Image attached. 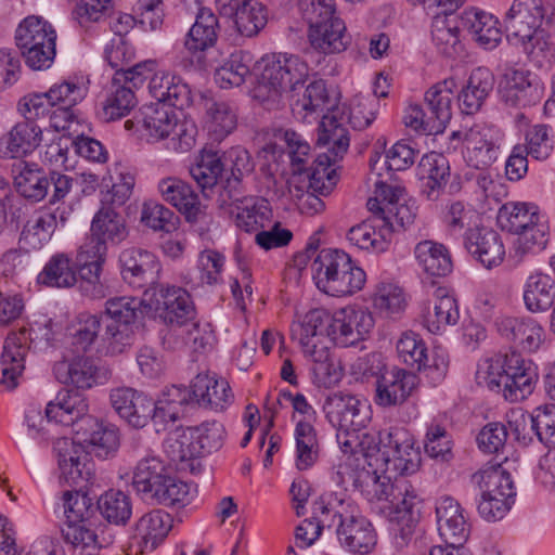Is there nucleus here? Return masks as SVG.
Wrapping results in <instances>:
<instances>
[{"label":"nucleus","instance_id":"60","mask_svg":"<svg viewBox=\"0 0 555 555\" xmlns=\"http://www.w3.org/2000/svg\"><path fill=\"white\" fill-rule=\"evenodd\" d=\"M135 95L132 87L121 81L112 79L111 92L103 106L104 115L107 119H116L125 116L135 105Z\"/></svg>","mask_w":555,"mask_h":555},{"label":"nucleus","instance_id":"2","mask_svg":"<svg viewBox=\"0 0 555 555\" xmlns=\"http://www.w3.org/2000/svg\"><path fill=\"white\" fill-rule=\"evenodd\" d=\"M86 93V88L65 81L53 86L48 92L24 96L18 103L24 120L0 138V157L20 158L35 151L42 141L39 121L55 115L57 111L68 119L69 108L82 101Z\"/></svg>","mask_w":555,"mask_h":555},{"label":"nucleus","instance_id":"11","mask_svg":"<svg viewBox=\"0 0 555 555\" xmlns=\"http://www.w3.org/2000/svg\"><path fill=\"white\" fill-rule=\"evenodd\" d=\"M158 191L163 199L176 207L201 235L209 232L214 224V215L208 206L198 199L197 193L189 183L169 177L159 181Z\"/></svg>","mask_w":555,"mask_h":555},{"label":"nucleus","instance_id":"9","mask_svg":"<svg viewBox=\"0 0 555 555\" xmlns=\"http://www.w3.org/2000/svg\"><path fill=\"white\" fill-rule=\"evenodd\" d=\"M15 42L25 63L33 69L49 68L56 54V33L40 16L24 18L15 30Z\"/></svg>","mask_w":555,"mask_h":555},{"label":"nucleus","instance_id":"18","mask_svg":"<svg viewBox=\"0 0 555 555\" xmlns=\"http://www.w3.org/2000/svg\"><path fill=\"white\" fill-rule=\"evenodd\" d=\"M544 13L541 0H514L504 20L508 42L518 46L543 29Z\"/></svg>","mask_w":555,"mask_h":555},{"label":"nucleus","instance_id":"35","mask_svg":"<svg viewBox=\"0 0 555 555\" xmlns=\"http://www.w3.org/2000/svg\"><path fill=\"white\" fill-rule=\"evenodd\" d=\"M190 175L203 196L209 198L214 190L218 188V182L224 177L220 154L211 149H203L195 158V163L191 165Z\"/></svg>","mask_w":555,"mask_h":555},{"label":"nucleus","instance_id":"16","mask_svg":"<svg viewBox=\"0 0 555 555\" xmlns=\"http://www.w3.org/2000/svg\"><path fill=\"white\" fill-rule=\"evenodd\" d=\"M340 505L343 503L340 502ZM336 511L334 517L339 520L336 529L337 538L348 551L358 554L370 553L376 544V534L372 524L362 516L353 514L351 505Z\"/></svg>","mask_w":555,"mask_h":555},{"label":"nucleus","instance_id":"58","mask_svg":"<svg viewBox=\"0 0 555 555\" xmlns=\"http://www.w3.org/2000/svg\"><path fill=\"white\" fill-rule=\"evenodd\" d=\"M103 317L81 313L77 319L75 332L73 333V345L77 350L87 351L92 345L99 343L104 348L101 335L104 332Z\"/></svg>","mask_w":555,"mask_h":555},{"label":"nucleus","instance_id":"4","mask_svg":"<svg viewBox=\"0 0 555 555\" xmlns=\"http://www.w3.org/2000/svg\"><path fill=\"white\" fill-rule=\"evenodd\" d=\"M262 69L255 87V98L269 108L289 100L302 89L309 77V67L298 55L279 53L261 59Z\"/></svg>","mask_w":555,"mask_h":555},{"label":"nucleus","instance_id":"47","mask_svg":"<svg viewBox=\"0 0 555 555\" xmlns=\"http://www.w3.org/2000/svg\"><path fill=\"white\" fill-rule=\"evenodd\" d=\"M37 282L48 287H72L77 283L72 260L65 254L54 255L38 274Z\"/></svg>","mask_w":555,"mask_h":555},{"label":"nucleus","instance_id":"57","mask_svg":"<svg viewBox=\"0 0 555 555\" xmlns=\"http://www.w3.org/2000/svg\"><path fill=\"white\" fill-rule=\"evenodd\" d=\"M205 109L209 129L215 133L216 138H223L235 129L236 114L229 103L206 99Z\"/></svg>","mask_w":555,"mask_h":555},{"label":"nucleus","instance_id":"59","mask_svg":"<svg viewBox=\"0 0 555 555\" xmlns=\"http://www.w3.org/2000/svg\"><path fill=\"white\" fill-rule=\"evenodd\" d=\"M164 452L175 464H180L198 456L193 436L189 428H177L171 431L163 443Z\"/></svg>","mask_w":555,"mask_h":555},{"label":"nucleus","instance_id":"19","mask_svg":"<svg viewBox=\"0 0 555 555\" xmlns=\"http://www.w3.org/2000/svg\"><path fill=\"white\" fill-rule=\"evenodd\" d=\"M53 450L57 456L60 479L70 487L82 489L92 478L91 467L86 462L88 454L82 446H78L70 438L61 437L53 442Z\"/></svg>","mask_w":555,"mask_h":555},{"label":"nucleus","instance_id":"54","mask_svg":"<svg viewBox=\"0 0 555 555\" xmlns=\"http://www.w3.org/2000/svg\"><path fill=\"white\" fill-rule=\"evenodd\" d=\"M250 57L242 51L234 52L215 70V80L221 88L240 87L250 74Z\"/></svg>","mask_w":555,"mask_h":555},{"label":"nucleus","instance_id":"7","mask_svg":"<svg viewBox=\"0 0 555 555\" xmlns=\"http://www.w3.org/2000/svg\"><path fill=\"white\" fill-rule=\"evenodd\" d=\"M317 287L331 296H347L360 291L365 272L343 250L324 248L311 263Z\"/></svg>","mask_w":555,"mask_h":555},{"label":"nucleus","instance_id":"53","mask_svg":"<svg viewBox=\"0 0 555 555\" xmlns=\"http://www.w3.org/2000/svg\"><path fill=\"white\" fill-rule=\"evenodd\" d=\"M288 100L293 111L317 112L323 111L328 103V94L325 82L322 79L312 80L310 83H304L302 89H297Z\"/></svg>","mask_w":555,"mask_h":555},{"label":"nucleus","instance_id":"31","mask_svg":"<svg viewBox=\"0 0 555 555\" xmlns=\"http://www.w3.org/2000/svg\"><path fill=\"white\" fill-rule=\"evenodd\" d=\"M455 88V80L450 78L436 83L425 93L427 113L433 120L428 122L427 130L443 132L452 117L451 103Z\"/></svg>","mask_w":555,"mask_h":555},{"label":"nucleus","instance_id":"37","mask_svg":"<svg viewBox=\"0 0 555 555\" xmlns=\"http://www.w3.org/2000/svg\"><path fill=\"white\" fill-rule=\"evenodd\" d=\"M493 87L494 76L489 69L478 67L473 70L466 86L457 95L462 112L473 114L479 111Z\"/></svg>","mask_w":555,"mask_h":555},{"label":"nucleus","instance_id":"17","mask_svg":"<svg viewBox=\"0 0 555 555\" xmlns=\"http://www.w3.org/2000/svg\"><path fill=\"white\" fill-rule=\"evenodd\" d=\"M323 410L328 422L346 434L359 431L365 427L367 421L365 404L349 392L330 393L324 401Z\"/></svg>","mask_w":555,"mask_h":555},{"label":"nucleus","instance_id":"48","mask_svg":"<svg viewBox=\"0 0 555 555\" xmlns=\"http://www.w3.org/2000/svg\"><path fill=\"white\" fill-rule=\"evenodd\" d=\"M349 131L335 116L324 115L318 128L317 145L334 156H344L349 147Z\"/></svg>","mask_w":555,"mask_h":555},{"label":"nucleus","instance_id":"15","mask_svg":"<svg viewBox=\"0 0 555 555\" xmlns=\"http://www.w3.org/2000/svg\"><path fill=\"white\" fill-rule=\"evenodd\" d=\"M129 235L125 217L113 206L101 207L93 216L90 227V242L85 246L94 249L98 256L107 255L108 245L117 246Z\"/></svg>","mask_w":555,"mask_h":555},{"label":"nucleus","instance_id":"49","mask_svg":"<svg viewBox=\"0 0 555 555\" xmlns=\"http://www.w3.org/2000/svg\"><path fill=\"white\" fill-rule=\"evenodd\" d=\"M102 517L116 526L126 525L132 515L131 499L120 490H108L96 501Z\"/></svg>","mask_w":555,"mask_h":555},{"label":"nucleus","instance_id":"61","mask_svg":"<svg viewBox=\"0 0 555 555\" xmlns=\"http://www.w3.org/2000/svg\"><path fill=\"white\" fill-rule=\"evenodd\" d=\"M189 431L193 436L198 456L219 450L223 443L224 427L219 422H204L196 427L189 428Z\"/></svg>","mask_w":555,"mask_h":555},{"label":"nucleus","instance_id":"41","mask_svg":"<svg viewBox=\"0 0 555 555\" xmlns=\"http://www.w3.org/2000/svg\"><path fill=\"white\" fill-rule=\"evenodd\" d=\"M218 28V17L210 10L201 9L186 35L185 48L193 53L211 48L217 41Z\"/></svg>","mask_w":555,"mask_h":555},{"label":"nucleus","instance_id":"36","mask_svg":"<svg viewBox=\"0 0 555 555\" xmlns=\"http://www.w3.org/2000/svg\"><path fill=\"white\" fill-rule=\"evenodd\" d=\"M498 20L490 13L470 8L461 14V25L468 29L485 49H493L501 41Z\"/></svg>","mask_w":555,"mask_h":555},{"label":"nucleus","instance_id":"30","mask_svg":"<svg viewBox=\"0 0 555 555\" xmlns=\"http://www.w3.org/2000/svg\"><path fill=\"white\" fill-rule=\"evenodd\" d=\"M25 332L10 334L3 345L1 354L2 377L0 387L5 390L14 389L18 377L25 369L24 360L28 351Z\"/></svg>","mask_w":555,"mask_h":555},{"label":"nucleus","instance_id":"55","mask_svg":"<svg viewBox=\"0 0 555 555\" xmlns=\"http://www.w3.org/2000/svg\"><path fill=\"white\" fill-rule=\"evenodd\" d=\"M296 465L306 469L313 465L319 454V443L313 426L308 422H298L295 427Z\"/></svg>","mask_w":555,"mask_h":555},{"label":"nucleus","instance_id":"43","mask_svg":"<svg viewBox=\"0 0 555 555\" xmlns=\"http://www.w3.org/2000/svg\"><path fill=\"white\" fill-rule=\"evenodd\" d=\"M172 528L171 516L162 509L143 515L137 524V532L142 538L144 548L154 551Z\"/></svg>","mask_w":555,"mask_h":555},{"label":"nucleus","instance_id":"51","mask_svg":"<svg viewBox=\"0 0 555 555\" xmlns=\"http://www.w3.org/2000/svg\"><path fill=\"white\" fill-rule=\"evenodd\" d=\"M343 157L344 156H334L328 150L324 153H320L308 173L309 189L320 192L322 195L330 194L337 180L336 172L334 169H331V166Z\"/></svg>","mask_w":555,"mask_h":555},{"label":"nucleus","instance_id":"52","mask_svg":"<svg viewBox=\"0 0 555 555\" xmlns=\"http://www.w3.org/2000/svg\"><path fill=\"white\" fill-rule=\"evenodd\" d=\"M189 493L186 483L177 480L169 473L157 483L143 493L141 498L154 504L175 506L182 503Z\"/></svg>","mask_w":555,"mask_h":555},{"label":"nucleus","instance_id":"10","mask_svg":"<svg viewBox=\"0 0 555 555\" xmlns=\"http://www.w3.org/2000/svg\"><path fill=\"white\" fill-rule=\"evenodd\" d=\"M14 186L20 195L31 202L42 201L53 186L50 203L59 202L69 193L73 178L59 171L47 173L36 164L18 160L12 167Z\"/></svg>","mask_w":555,"mask_h":555},{"label":"nucleus","instance_id":"40","mask_svg":"<svg viewBox=\"0 0 555 555\" xmlns=\"http://www.w3.org/2000/svg\"><path fill=\"white\" fill-rule=\"evenodd\" d=\"M524 302L531 312L547 311L555 302V280L543 273L530 275L524 288Z\"/></svg>","mask_w":555,"mask_h":555},{"label":"nucleus","instance_id":"28","mask_svg":"<svg viewBox=\"0 0 555 555\" xmlns=\"http://www.w3.org/2000/svg\"><path fill=\"white\" fill-rule=\"evenodd\" d=\"M195 403L216 412L225 410L233 401L230 385L224 379L199 373L191 385Z\"/></svg>","mask_w":555,"mask_h":555},{"label":"nucleus","instance_id":"24","mask_svg":"<svg viewBox=\"0 0 555 555\" xmlns=\"http://www.w3.org/2000/svg\"><path fill=\"white\" fill-rule=\"evenodd\" d=\"M167 103L150 105L141 108L131 119L125 121L128 130L146 131L147 135L155 140L168 138L175 129L177 116L172 111L167 109ZM170 107H173L170 105Z\"/></svg>","mask_w":555,"mask_h":555},{"label":"nucleus","instance_id":"56","mask_svg":"<svg viewBox=\"0 0 555 555\" xmlns=\"http://www.w3.org/2000/svg\"><path fill=\"white\" fill-rule=\"evenodd\" d=\"M168 468L165 463L155 455L142 459L135 466L132 477V486L142 495L158 481H160L167 474Z\"/></svg>","mask_w":555,"mask_h":555},{"label":"nucleus","instance_id":"12","mask_svg":"<svg viewBox=\"0 0 555 555\" xmlns=\"http://www.w3.org/2000/svg\"><path fill=\"white\" fill-rule=\"evenodd\" d=\"M149 311H154L169 325L188 326L195 320L196 311L190 294L177 286L159 284L145 289Z\"/></svg>","mask_w":555,"mask_h":555},{"label":"nucleus","instance_id":"50","mask_svg":"<svg viewBox=\"0 0 555 555\" xmlns=\"http://www.w3.org/2000/svg\"><path fill=\"white\" fill-rule=\"evenodd\" d=\"M437 302L434 313L428 312L425 323L430 333L437 334L447 325H455L460 319L456 299L444 288H437L435 292Z\"/></svg>","mask_w":555,"mask_h":555},{"label":"nucleus","instance_id":"23","mask_svg":"<svg viewBox=\"0 0 555 555\" xmlns=\"http://www.w3.org/2000/svg\"><path fill=\"white\" fill-rule=\"evenodd\" d=\"M464 246L487 269L500 266L505 257L500 234L486 227L469 228L464 235Z\"/></svg>","mask_w":555,"mask_h":555},{"label":"nucleus","instance_id":"13","mask_svg":"<svg viewBox=\"0 0 555 555\" xmlns=\"http://www.w3.org/2000/svg\"><path fill=\"white\" fill-rule=\"evenodd\" d=\"M85 452L101 460L114 456L119 448V430L96 417H83L76 423L74 438Z\"/></svg>","mask_w":555,"mask_h":555},{"label":"nucleus","instance_id":"6","mask_svg":"<svg viewBox=\"0 0 555 555\" xmlns=\"http://www.w3.org/2000/svg\"><path fill=\"white\" fill-rule=\"evenodd\" d=\"M477 378L479 384L502 392L506 400L517 402L532 392L537 373L520 354L512 352L502 359L485 361L477 371Z\"/></svg>","mask_w":555,"mask_h":555},{"label":"nucleus","instance_id":"3","mask_svg":"<svg viewBox=\"0 0 555 555\" xmlns=\"http://www.w3.org/2000/svg\"><path fill=\"white\" fill-rule=\"evenodd\" d=\"M373 326L372 314L363 309L345 308L333 315L323 309H314L293 325L292 335L301 347H311L312 343L325 338L337 346L349 347L363 340Z\"/></svg>","mask_w":555,"mask_h":555},{"label":"nucleus","instance_id":"42","mask_svg":"<svg viewBox=\"0 0 555 555\" xmlns=\"http://www.w3.org/2000/svg\"><path fill=\"white\" fill-rule=\"evenodd\" d=\"M415 257L423 269L433 276H446L453 264L444 245L433 241H422L415 246Z\"/></svg>","mask_w":555,"mask_h":555},{"label":"nucleus","instance_id":"32","mask_svg":"<svg viewBox=\"0 0 555 555\" xmlns=\"http://www.w3.org/2000/svg\"><path fill=\"white\" fill-rule=\"evenodd\" d=\"M194 403L192 389L189 390L186 387L172 385L163 391L157 401H154V423L156 425L175 423L184 417L188 406Z\"/></svg>","mask_w":555,"mask_h":555},{"label":"nucleus","instance_id":"20","mask_svg":"<svg viewBox=\"0 0 555 555\" xmlns=\"http://www.w3.org/2000/svg\"><path fill=\"white\" fill-rule=\"evenodd\" d=\"M109 400L113 409L130 427L144 428L154 422V400L133 388L120 387L111 390Z\"/></svg>","mask_w":555,"mask_h":555},{"label":"nucleus","instance_id":"64","mask_svg":"<svg viewBox=\"0 0 555 555\" xmlns=\"http://www.w3.org/2000/svg\"><path fill=\"white\" fill-rule=\"evenodd\" d=\"M224 178L242 183L243 178L254 171V163L249 153L241 147H231L220 155Z\"/></svg>","mask_w":555,"mask_h":555},{"label":"nucleus","instance_id":"21","mask_svg":"<svg viewBox=\"0 0 555 555\" xmlns=\"http://www.w3.org/2000/svg\"><path fill=\"white\" fill-rule=\"evenodd\" d=\"M418 385V377L406 370H386L375 380V403L383 408L397 406L408 400Z\"/></svg>","mask_w":555,"mask_h":555},{"label":"nucleus","instance_id":"27","mask_svg":"<svg viewBox=\"0 0 555 555\" xmlns=\"http://www.w3.org/2000/svg\"><path fill=\"white\" fill-rule=\"evenodd\" d=\"M392 232V222L384 217H376L352 227L347 233V238L361 249L382 253L388 248Z\"/></svg>","mask_w":555,"mask_h":555},{"label":"nucleus","instance_id":"62","mask_svg":"<svg viewBox=\"0 0 555 555\" xmlns=\"http://www.w3.org/2000/svg\"><path fill=\"white\" fill-rule=\"evenodd\" d=\"M548 241V227L542 217L517 234L515 251L519 256L544 249Z\"/></svg>","mask_w":555,"mask_h":555},{"label":"nucleus","instance_id":"25","mask_svg":"<svg viewBox=\"0 0 555 555\" xmlns=\"http://www.w3.org/2000/svg\"><path fill=\"white\" fill-rule=\"evenodd\" d=\"M503 101L511 106H527L540 95V85L535 75L522 69H507L500 81Z\"/></svg>","mask_w":555,"mask_h":555},{"label":"nucleus","instance_id":"46","mask_svg":"<svg viewBox=\"0 0 555 555\" xmlns=\"http://www.w3.org/2000/svg\"><path fill=\"white\" fill-rule=\"evenodd\" d=\"M542 217L538 207L532 204L506 203L499 210L498 222L502 230L517 235Z\"/></svg>","mask_w":555,"mask_h":555},{"label":"nucleus","instance_id":"33","mask_svg":"<svg viewBox=\"0 0 555 555\" xmlns=\"http://www.w3.org/2000/svg\"><path fill=\"white\" fill-rule=\"evenodd\" d=\"M496 326L504 338L526 351H535L540 347L543 328L531 318H504Z\"/></svg>","mask_w":555,"mask_h":555},{"label":"nucleus","instance_id":"38","mask_svg":"<svg viewBox=\"0 0 555 555\" xmlns=\"http://www.w3.org/2000/svg\"><path fill=\"white\" fill-rule=\"evenodd\" d=\"M472 483L479 489L481 498L494 495L513 499L516 494L509 473L501 465H492L475 473Z\"/></svg>","mask_w":555,"mask_h":555},{"label":"nucleus","instance_id":"22","mask_svg":"<svg viewBox=\"0 0 555 555\" xmlns=\"http://www.w3.org/2000/svg\"><path fill=\"white\" fill-rule=\"evenodd\" d=\"M438 531L450 545H464L470 534V525L461 504L451 496H442L436 503Z\"/></svg>","mask_w":555,"mask_h":555},{"label":"nucleus","instance_id":"1","mask_svg":"<svg viewBox=\"0 0 555 555\" xmlns=\"http://www.w3.org/2000/svg\"><path fill=\"white\" fill-rule=\"evenodd\" d=\"M379 444L377 461L385 465L384 476L349 464L340 466L338 474L344 483L353 487L369 502H387V517L398 527L396 537L401 539L400 544H406L420 521L422 500L410 481L397 475L416 472L420 452L408 431L398 427L380 435Z\"/></svg>","mask_w":555,"mask_h":555},{"label":"nucleus","instance_id":"39","mask_svg":"<svg viewBox=\"0 0 555 555\" xmlns=\"http://www.w3.org/2000/svg\"><path fill=\"white\" fill-rule=\"evenodd\" d=\"M420 169L425 179L422 192L430 201L439 196V192L446 185L450 177V166L447 157L440 153H430L422 157Z\"/></svg>","mask_w":555,"mask_h":555},{"label":"nucleus","instance_id":"5","mask_svg":"<svg viewBox=\"0 0 555 555\" xmlns=\"http://www.w3.org/2000/svg\"><path fill=\"white\" fill-rule=\"evenodd\" d=\"M145 312H150L145 291L142 298L114 297L105 302L104 314H101L104 323L101 340L106 353L120 354L133 345Z\"/></svg>","mask_w":555,"mask_h":555},{"label":"nucleus","instance_id":"63","mask_svg":"<svg viewBox=\"0 0 555 555\" xmlns=\"http://www.w3.org/2000/svg\"><path fill=\"white\" fill-rule=\"evenodd\" d=\"M433 41L437 49L448 57L461 54L462 44L459 38V27L451 25L447 18H436L431 29Z\"/></svg>","mask_w":555,"mask_h":555},{"label":"nucleus","instance_id":"8","mask_svg":"<svg viewBox=\"0 0 555 555\" xmlns=\"http://www.w3.org/2000/svg\"><path fill=\"white\" fill-rule=\"evenodd\" d=\"M115 81H121L132 89H139L149 80L151 95L160 103L184 109L192 104L190 87L180 77L170 74H152L145 64H137L126 70L116 72Z\"/></svg>","mask_w":555,"mask_h":555},{"label":"nucleus","instance_id":"44","mask_svg":"<svg viewBox=\"0 0 555 555\" xmlns=\"http://www.w3.org/2000/svg\"><path fill=\"white\" fill-rule=\"evenodd\" d=\"M235 9L234 24L245 37H253L262 29L268 20L266 7L257 0H242L230 4Z\"/></svg>","mask_w":555,"mask_h":555},{"label":"nucleus","instance_id":"26","mask_svg":"<svg viewBox=\"0 0 555 555\" xmlns=\"http://www.w3.org/2000/svg\"><path fill=\"white\" fill-rule=\"evenodd\" d=\"M308 40L315 51L333 54L347 49L350 36L346 33L344 21L335 16L309 26Z\"/></svg>","mask_w":555,"mask_h":555},{"label":"nucleus","instance_id":"34","mask_svg":"<svg viewBox=\"0 0 555 555\" xmlns=\"http://www.w3.org/2000/svg\"><path fill=\"white\" fill-rule=\"evenodd\" d=\"M53 373L60 383L85 390L95 385L98 366L89 357H76L72 360L56 362Z\"/></svg>","mask_w":555,"mask_h":555},{"label":"nucleus","instance_id":"14","mask_svg":"<svg viewBox=\"0 0 555 555\" xmlns=\"http://www.w3.org/2000/svg\"><path fill=\"white\" fill-rule=\"evenodd\" d=\"M119 268L122 280L133 288L158 286L162 266L151 251L139 248H125L119 255Z\"/></svg>","mask_w":555,"mask_h":555},{"label":"nucleus","instance_id":"45","mask_svg":"<svg viewBox=\"0 0 555 555\" xmlns=\"http://www.w3.org/2000/svg\"><path fill=\"white\" fill-rule=\"evenodd\" d=\"M465 159L470 167L483 170L496 159L494 143L478 128H470L464 138Z\"/></svg>","mask_w":555,"mask_h":555},{"label":"nucleus","instance_id":"29","mask_svg":"<svg viewBox=\"0 0 555 555\" xmlns=\"http://www.w3.org/2000/svg\"><path fill=\"white\" fill-rule=\"evenodd\" d=\"M79 390L59 392L56 401H51L47 404V422L52 423V421H55V423L72 426L73 433H75V426L79 420L93 417L88 414L89 404L86 397Z\"/></svg>","mask_w":555,"mask_h":555}]
</instances>
